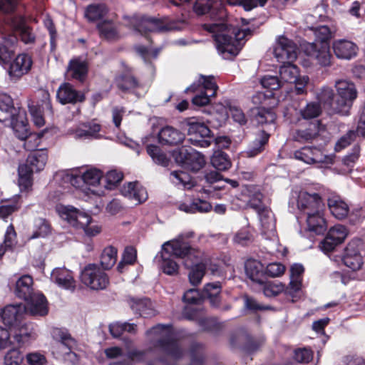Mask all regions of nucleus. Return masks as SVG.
Returning <instances> with one entry per match:
<instances>
[{
  "mask_svg": "<svg viewBox=\"0 0 365 365\" xmlns=\"http://www.w3.org/2000/svg\"><path fill=\"white\" fill-rule=\"evenodd\" d=\"M107 12V7L104 4H94L87 7L85 16L89 21H95L106 16Z\"/></svg>",
  "mask_w": 365,
  "mask_h": 365,
  "instance_id": "54",
  "label": "nucleus"
},
{
  "mask_svg": "<svg viewBox=\"0 0 365 365\" xmlns=\"http://www.w3.org/2000/svg\"><path fill=\"white\" fill-rule=\"evenodd\" d=\"M211 163L218 170H226L231 166L227 155L221 150L214 152L211 158Z\"/></svg>",
  "mask_w": 365,
  "mask_h": 365,
  "instance_id": "52",
  "label": "nucleus"
},
{
  "mask_svg": "<svg viewBox=\"0 0 365 365\" xmlns=\"http://www.w3.org/2000/svg\"><path fill=\"white\" fill-rule=\"evenodd\" d=\"M184 140L185 134L170 125L162 128L158 133V140L162 145L175 146L182 143Z\"/></svg>",
  "mask_w": 365,
  "mask_h": 365,
  "instance_id": "24",
  "label": "nucleus"
},
{
  "mask_svg": "<svg viewBox=\"0 0 365 365\" xmlns=\"http://www.w3.org/2000/svg\"><path fill=\"white\" fill-rule=\"evenodd\" d=\"M102 177L101 171L97 169H89L82 175L83 182L93 187H96L100 183Z\"/></svg>",
  "mask_w": 365,
  "mask_h": 365,
  "instance_id": "58",
  "label": "nucleus"
},
{
  "mask_svg": "<svg viewBox=\"0 0 365 365\" xmlns=\"http://www.w3.org/2000/svg\"><path fill=\"white\" fill-rule=\"evenodd\" d=\"M263 285V293L266 297H275L279 294L284 292L286 295V287L282 282H264Z\"/></svg>",
  "mask_w": 365,
  "mask_h": 365,
  "instance_id": "53",
  "label": "nucleus"
},
{
  "mask_svg": "<svg viewBox=\"0 0 365 365\" xmlns=\"http://www.w3.org/2000/svg\"><path fill=\"white\" fill-rule=\"evenodd\" d=\"M192 232L179 235L176 239L165 242L162 245L160 255L155 257L160 269L168 275H175L178 272V264L173 257L186 259L190 246L184 241V238L192 236Z\"/></svg>",
  "mask_w": 365,
  "mask_h": 365,
  "instance_id": "2",
  "label": "nucleus"
},
{
  "mask_svg": "<svg viewBox=\"0 0 365 365\" xmlns=\"http://www.w3.org/2000/svg\"><path fill=\"white\" fill-rule=\"evenodd\" d=\"M132 310L143 317H151L155 314L154 307L148 298L132 299L130 302Z\"/></svg>",
  "mask_w": 365,
  "mask_h": 365,
  "instance_id": "33",
  "label": "nucleus"
},
{
  "mask_svg": "<svg viewBox=\"0 0 365 365\" xmlns=\"http://www.w3.org/2000/svg\"><path fill=\"white\" fill-rule=\"evenodd\" d=\"M269 134L264 130H259L255 134V139L250 144L246 154L247 157L252 158L261 153L267 144Z\"/></svg>",
  "mask_w": 365,
  "mask_h": 365,
  "instance_id": "30",
  "label": "nucleus"
},
{
  "mask_svg": "<svg viewBox=\"0 0 365 365\" xmlns=\"http://www.w3.org/2000/svg\"><path fill=\"white\" fill-rule=\"evenodd\" d=\"M127 25L133 28L134 31L142 35L146 32H164L170 31H180L187 26L185 17L178 19H170L169 17L156 19L152 17L134 16L125 17Z\"/></svg>",
  "mask_w": 365,
  "mask_h": 365,
  "instance_id": "3",
  "label": "nucleus"
},
{
  "mask_svg": "<svg viewBox=\"0 0 365 365\" xmlns=\"http://www.w3.org/2000/svg\"><path fill=\"white\" fill-rule=\"evenodd\" d=\"M26 312L34 316H46L48 312V302L41 293H35L28 300Z\"/></svg>",
  "mask_w": 365,
  "mask_h": 365,
  "instance_id": "26",
  "label": "nucleus"
},
{
  "mask_svg": "<svg viewBox=\"0 0 365 365\" xmlns=\"http://www.w3.org/2000/svg\"><path fill=\"white\" fill-rule=\"evenodd\" d=\"M184 264L190 269L188 274L190 282L193 286L198 285L205 274L207 259L200 250L190 247Z\"/></svg>",
  "mask_w": 365,
  "mask_h": 365,
  "instance_id": "9",
  "label": "nucleus"
},
{
  "mask_svg": "<svg viewBox=\"0 0 365 365\" xmlns=\"http://www.w3.org/2000/svg\"><path fill=\"white\" fill-rule=\"evenodd\" d=\"M101 125L94 122H88L80 124L77 128L71 130L70 133L77 140H91L102 138L99 133Z\"/></svg>",
  "mask_w": 365,
  "mask_h": 365,
  "instance_id": "21",
  "label": "nucleus"
},
{
  "mask_svg": "<svg viewBox=\"0 0 365 365\" xmlns=\"http://www.w3.org/2000/svg\"><path fill=\"white\" fill-rule=\"evenodd\" d=\"M14 129L15 130V131L16 133V136L19 139L26 141L25 146L27 147L28 149L33 148V147L30 146L29 145V143L32 140H39L43 136V133L46 131V130H44L39 133H31V134L28 135V130L26 128V125L24 124V122H22V132L21 133H19V131L17 130V125L16 124L14 125Z\"/></svg>",
  "mask_w": 365,
  "mask_h": 365,
  "instance_id": "56",
  "label": "nucleus"
},
{
  "mask_svg": "<svg viewBox=\"0 0 365 365\" xmlns=\"http://www.w3.org/2000/svg\"><path fill=\"white\" fill-rule=\"evenodd\" d=\"M253 120L258 125H270L274 128L276 115L271 109L257 108L252 110Z\"/></svg>",
  "mask_w": 365,
  "mask_h": 365,
  "instance_id": "39",
  "label": "nucleus"
},
{
  "mask_svg": "<svg viewBox=\"0 0 365 365\" xmlns=\"http://www.w3.org/2000/svg\"><path fill=\"white\" fill-rule=\"evenodd\" d=\"M19 176V185L27 189L31 186V175L35 172L34 169L30 166L27 160L24 164H21L19 166L18 169Z\"/></svg>",
  "mask_w": 365,
  "mask_h": 365,
  "instance_id": "47",
  "label": "nucleus"
},
{
  "mask_svg": "<svg viewBox=\"0 0 365 365\" xmlns=\"http://www.w3.org/2000/svg\"><path fill=\"white\" fill-rule=\"evenodd\" d=\"M218 87L212 76L200 75L197 81L185 89V93H196L192 99L193 105L205 106L210 103V98L215 97Z\"/></svg>",
  "mask_w": 365,
  "mask_h": 365,
  "instance_id": "8",
  "label": "nucleus"
},
{
  "mask_svg": "<svg viewBox=\"0 0 365 365\" xmlns=\"http://www.w3.org/2000/svg\"><path fill=\"white\" fill-rule=\"evenodd\" d=\"M33 279L29 275H24L21 277L16 283L15 294L16 295L24 300H28L33 292Z\"/></svg>",
  "mask_w": 365,
  "mask_h": 365,
  "instance_id": "36",
  "label": "nucleus"
},
{
  "mask_svg": "<svg viewBox=\"0 0 365 365\" xmlns=\"http://www.w3.org/2000/svg\"><path fill=\"white\" fill-rule=\"evenodd\" d=\"M170 180L176 185H182L185 189H190L195 185L189 174L183 171L170 173Z\"/></svg>",
  "mask_w": 365,
  "mask_h": 365,
  "instance_id": "48",
  "label": "nucleus"
},
{
  "mask_svg": "<svg viewBox=\"0 0 365 365\" xmlns=\"http://www.w3.org/2000/svg\"><path fill=\"white\" fill-rule=\"evenodd\" d=\"M26 306L22 304H10L5 307L1 314L3 323L10 329L23 319Z\"/></svg>",
  "mask_w": 365,
  "mask_h": 365,
  "instance_id": "20",
  "label": "nucleus"
},
{
  "mask_svg": "<svg viewBox=\"0 0 365 365\" xmlns=\"http://www.w3.org/2000/svg\"><path fill=\"white\" fill-rule=\"evenodd\" d=\"M123 196L140 204L148 199V193L145 187L137 182H128L121 188Z\"/></svg>",
  "mask_w": 365,
  "mask_h": 365,
  "instance_id": "27",
  "label": "nucleus"
},
{
  "mask_svg": "<svg viewBox=\"0 0 365 365\" xmlns=\"http://www.w3.org/2000/svg\"><path fill=\"white\" fill-rule=\"evenodd\" d=\"M302 120L308 121L317 118L322 113V108L318 103H309L299 111Z\"/></svg>",
  "mask_w": 365,
  "mask_h": 365,
  "instance_id": "55",
  "label": "nucleus"
},
{
  "mask_svg": "<svg viewBox=\"0 0 365 365\" xmlns=\"http://www.w3.org/2000/svg\"><path fill=\"white\" fill-rule=\"evenodd\" d=\"M338 98L331 104L334 113L349 115L354 101L357 98L358 92L354 83L350 81L340 79L335 82Z\"/></svg>",
  "mask_w": 365,
  "mask_h": 365,
  "instance_id": "7",
  "label": "nucleus"
},
{
  "mask_svg": "<svg viewBox=\"0 0 365 365\" xmlns=\"http://www.w3.org/2000/svg\"><path fill=\"white\" fill-rule=\"evenodd\" d=\"M56 98L63 105L76 104L82 103L86 100L84 93L76 90L69 83H63L59 86Z\"/></svg>",
  "mask_w": 365,
  "mask_h": 365,
  "instance_id": "19",
  "label": "nucleus"
},
{
  "mask_svg": "<svg viewBox=\"0 0 365 365\" xmlns=\"http://www.w3.org/2000/svg\"><path fill=\"white\" fill-rule=\"evenodd\" d=\"M146 150L148 154L151 157L155 163L164 167L169 165V158L164 153L162 152L158 146L155 145H148Z\"/></svg>",
  "mask_w": 365,
  "mask_h": 365,
  "instance_id": "49",
  "label": "nucleus"
},
{
  "mask_svg": "<svg viewBox=\"0 0 365 365\" xmlns=\"http://www.w3.org/2000/svg\"><path fill=\"white\" fill-rule=\"evenodd\" d=\"M356 135L357 133L354 130L348 131L337 141L335 145V150L337 152L340 151L350 145L355 140Z\"/></svg>",
  "mask_w": 365,
  "mask_h": 365,
  "instance_id": "64",
  "label": "nucleus"
},
{
  "mask_svg": "<svg viewBox=\"0 0 365 365\" xmlns=\"http://www.w3.org/2000/svg\"><path fill=\"white\" fill-rule=\"evenodd\" d=\"M48 160L46 150L41 149L31 153L27 158V162L35 172L43 170Z\"/></svg>",
  "mask_w": 365,
  "mask_h": 365,
  "instance_id": "41",
  "label": "nucleus"
},
{
  "mask_svg": "<svg viewBox=\"0 0 365 365\" xmlns=\"http://www.w3.org/2000/svg\"><path fill=\"white\" fill-rule=\"evenodd\" d=\"M258 215L263 232L273 235L275 231V219L272 212L269 209H263Z\"/></svg>",
  "mask_w": 365,
  "mask_h": 365,
  "instance_id": "42",
  "label": "nucleus"
},
{
  "mask_svg": "<svg viewBox=\"0 0 365 365\" xmlns=\"http://www.w3.org/2000/svg\"><path fill=\"white\" fill-rule=\"evenodd\" d=\"M51 279L58 287L73 291L76 289V281L72 272L66 268H56L51 274Z\"/></svg>",
  "mask_w": 365,
  "mask_h": 365,
  "instance_id": "25",
  "label": "nucleus"
},
{
  "mask_svg": "<svg viewBox=\"0 0 365 365\" xmlns=\"http://www.w3.org/2000/svg\"><path fill=\"white\" fill-rule=\"evenodd\" d=\"M342 260L344 264L353 271L360 269L363 264L362 256L351 245L346 248Z\"/></svg>",
  "mask_w": 365,
  "mask_h": 365,
  "instance_id": "34",
  "label": "nucleus"
},
{
  "mask_svg": "<svg viewBox=\"0 0 365 365\" xmlns=\"http://www.w3.org/2000/svg\"><path fill=\"white\" fill-rule=\"evenodd\" d=\"M304 271V267L300 264H294L290 268V282L286 287V296L292 297L293 302L302 288V275Z\"/></svg>",
  "mask_w": 365,
  "mask_h": 365,
  "instance_id": "23",
  "label": "nucleus"
},
{
  "mask_svg": "<svg viewBox=\"0 0 365 365\" xmlns=\"http://www.w3.org/2000/svg\"><path fill=\"white\" fill-rule=\"evenodd\" d=\"M297 206L306 215L324 211L325 205L319 194L315 192L302 190L299 192Z\"/></svg>",
  "mask_w": 365,
  "mask_h": 365,
  "instance_id": "12",
  "label": "nucleus"
},
{
  "mask_svg": "<svg viewBox=\"0 0 365 365\" xmlns=\"http://www.w3.org/2000/svg\"><path fill=\"white\" fill-rule=\"evenodd\" d=\"M58 212L63 220L76 229L83 230L84 234L89 237H95L101 232V226L90 215L73 207L63 206L58 209Z\"/></svg>",
  "mask_w": 365,
  "mask_h": 365,
  "instance_id": "5",
  "label": "nucleus"
},
{
  "mask_svg": "<svg viewBox=\"0 0 365 365\" xmlns=\"http://www.w3.org/2000/svg\"><path fill=\"white\" fill-rule=\"evenodd\" d=\"M184 123L187 126L188 140L192 145L201 148H207L211 145V131L204 123L198 122L195 118L185 119Z\"/></svg>",
  "mask_w": 365,
  "mask_h": 365,
  "instance_id": "10",
  "label": "nucleus"
},
{
  "mask_svg": "<svg viewBox=\"0 0 365 365\" xmlns=\"http://www.w3.org/2000/svg\"><path fill=\"white\" fill-rule=\"evenodd\" d=\"M304 52L307 56L316 59L321 66L327 67L331 65V55L329 43L327 42L308 43L304 46Z\"/></svg>",
  "mask_w": 365,
  "mask_h": 365,
  "instance_id": "16",
  "label": "nucleus"
},
{
  "mask_svg": "<svg viewBox=\"0 0 365 365\" xmlns=\"http://www.w3.org/2000/svg\"><path fill=\"white\" fill-rule=\"evenodd\" d=\"M336 30L327 26H320L314 29L316 40L314 42H327L334 36Z\"/></svg>",
  "mask_w": 365,
  "mask_h": 365,
  "instance_id": "57",
  "label": "nucleus"
},
{
  "mask_svg": "<svg viewBox=\"0 0 365 365\" xmlns=\"http://www.w3.org/2000/svg\"><path fill=\"white\" fill-rule=\"evenodd\" d=\"M24 356L17 349L9 350L4 356V365H21Z\"/></svg>",
  "mask_w": 365,
  "mask_h": 365,
  "instance_id": "62",
  "label": "nucleus"
},
{
  "mask_svg": "<svg viewBox=\"0 0 365 365\" xmlns=\"http://www.w3.org/2000/svg\"><path fill=\"white\" fill-rule=\"evenodd\" d=\"M10 329L14 339L19 345L24 344L30 336L29 329L27 324L23 322V319Z\"/></svg>",
  "mask_w": 365,
  "mask_h": 365,
  "instance_id": "45",
  "label": "nucleus"
},
{
  "mask_svg": "<svg viewBox=\"0 0 365 365\" xmlns=\"http://www.w3.org/2000/svg\"><path fill=\"white\" fill-rule=\"evenodd\" d=\"M253 235L249 227H245L240 230L234 236L235 243L245 246L253 242Z\"/></svg>",
  "mask_w": 365,
  "mask_h": 365,
  "instance_id": "59",
  "label": "nucleus"
},
{
  "mask_svg": "<svg viewBox=\"0 0 365 365\" xmlns=\"http://www.w3.org/2000/svg\"><path fill=\"white\" fill-rule=\"evenodd\" d=\"M67 71L72 78L83 82L87 76L88 65L86 61L73 59L68 63Z\"/></svg>",
  "mask_w": 365,
  "mask_h": 365,
  "instance_id": "35",
  "label": "nucleus"
},
{
  "mask_svg": "<svg viewBox=\"0 0 365 365\" xmlns=\"http://www.w3.org/2000/svg\"><path fill=\"white\" fill-rule=\"evenodd\" d=\"M313 358V351L308 348H299L294 351V359L297 363L308 364Z\"/></svg>",
  "mask_w": 365,
  "mask_h": 365,
  "instance_id": "61",
  "label": "nucleus"
},
{
  "mask_svg": "<svg viewBox=\"0 0 365 365\" xmlns=\"http://www.w3.org/2000/svg\"><path fill=\"white\" fill-rule=\"evenodd\" d=\"M117 87L125 92H133L135 89L140 88L141 84L132 74L130 71H125L115 78Z\"/></svg>",
  "mask_w": 365,
  "mask_h": 365,
  "instance_id": "32",
  "label": "nucleus"
},
{
  "mask_svg": "<svg viewBox=\"0 0 365 365\" xmlns=\"http://www.w3.org/2000/svg\"><path fill=\"white\" fill-rule=\"evenodd\" d=\"M222 285L220 282L207 283L203 288V296L210 299V304L214 307H218L220 302V294Z\"/></svg>",
  "mask_w": 365,
  "mask_h": 365,
  "instance_id": "40",
  "label": "nucleus"
},
{
  "mask_svg": "<svg viewBox=\"0 0 365 365\" xmlns=\"http://www.w3.org/2000/svg\"><path fill=\"white\" fill-rule=\"evenodd\" d=\"M264 341L263 339L255 340L243 333L233 335L230 339V343L234 346L244 343L243 349L248 352H253L257 350L264 344Z\"/></svg>",
  "mask_w": 365,
  "mask_h": 365,
  "instance_id": "29",
  "label": "nucleus"
},
{
  "mask_svg": "<svg viewBox=\"0 0 365 365\" xmlns=\"http://www.w3.org/2000/svg\"><path fill=\"white\" fill-rule=\"evenodd\" d=\"M307 223L309 230L317 235L324 234L327 228L326 221L323 217V211L307 215Z\"/></svg>",
  "mask_w": 365,
  "mask_h": 365,
  "instance_id": "37",
  "label": "nucleus"
},
{
  "mask_svg": "<svg viewBox=\"0 0 365 365\" xmlns=\"http://www.w3.org/2000/svg\"><path fill=\"white\" fill-rule=\"evenodd\" d=\"M123 173L120 171L114 170L108 172L104 178L105 187L112 190L123 180Z\"/></svg>",
  "mask_w": 365,
  "mask_h": 365,
  "instance_id": "60",
  "label": "nucleus"
},
{
  "mask_svg": "<svg viewBox=\"0 0 365 365\" xmlns=\"http://www.w3.org/2000/svg\"><path fill=\"white\" fill-rule=\"evenodd\" d=\"M187 160L185 166L194 172H197L203 168L205 163L204 156L193 148L188 150Z\"/></svg>",
  "mask_w": 365,
  "mask_h": 365,
  "instance_id": "46",
  "label": "nucleus"
},
{
  "mask_svg": "<svg viewBox=\"0 0 365 365\" xmlns=\"http://www.w3.org/2000/svg\"><path fill=\"white\" fill-rule=\"evenodd\" d=\"M117 260V250L110 246L106 247L101 257V264L104 269H109L115 264Z\"/></svg>",
  "mask_w": 365,
  "mask_h": 365,
  "instance_id": "50",
  "label": "nucleus"
},
{
  "mask_svg": "<svg viewBox=\"0 0 365 365\" xmlns=\"http://www.w3.org/2000/svg\"><path fill=\"white\" fill-rule=\"evenodd\" d=\"M194 11L198 15L209 13L215 22L203 24V29L211 33L218 53L224 59L231 60L242 48V40L250 34V29H239L228 24L227 11L220 0H196Z\"/></svg>",
  "mask_w": 365,
  "mask_h": 365,
  "instance_id": "1",
  "label": "nucleus"
},
{
  "mask_svg": "<svg viewBox=\"0 0 365 365\" xmlns=\"http://www.w3.org/2000/svg\"><path fill=\"white\" fill-rule=\"evenodd\" d=\"M32 58L27 53L19 54L11 63L8 73L11 81H19L31 69Z\"/></svg>",
  "mask_w": 365,
  "mask_h": 365,
  "instance_id": "17",
  "label": "nucleus"
},
{
  "mask_svg": "<svg viewBox=\"0 0 365 365\" xmlns=\"http://www.w3.org/2000/svg\"><path fill=\"white\" fill-rule=\"evenodd\" d=\"M148 335H153V340L168 356L173 359L182 356L183 349L179 341L174 339V334L170 325L158 324L147 331Z\"/></svg>",
  "mask_w": 365,
  "mask_h": 365,
  "instance_id": "4",
  "label": "nucleus"
},
{
  "mask_svg": "<svg viewBox=\"0 0 365 365\" xmlns=\"http://www.w3.org/2000/svg\"><path fill=\"white\" fill-rule=\"evenodd\" d=\"M296 160L307 164H329L332 163V158L323 153L321 149L316 146H304L294 152Z\"/></svg>",
  "mask_w": 365,
  "mask_h": 365,
  "instance_id": "14",
  "label": "nucleus"
},
{
  "mask_svg": "<svg viewBox=\"0 0 365 365\" xmlns=\"http://www.w3.org/2000/svg\"><path fill=\"white\" fill-rule=\"evenodd\" d=\"M100 36L110 41L118 40L120 34L111 21H105L98 24Z\"/></svg>",
  "mask_w": 365,
  "mask_h": 365,
  "instance_id": "44",
  "label": "nucleus"
},
{
  "mask_svg": "<svg viewBox=\"0 0 365 365\" xmlns=\"http://www.w3.org/2000/svg\"><path fill=\"white\" fill-rule=\"evenodd\" d=\"M348 235L347 229L341 225H336L329 229L326 237L321 242L320 247L324 252H329L334 250L339 244L342 243Z\"/></svg>",
  "mask_w": 365,
  "mask_h": 365,
  "instance_id": "18",
  "label": "nucleus"
},
{
  "mask_svg": "<svg viewBox=\"0 0 365 365\" xmlns=\"http://www.w3.org/2000/svg\"><path fill=\"white\" fill-rule=\"evenodd\" d=\"M81 280L84 284L95 290L106 289L109 284L107 274L94 264H90L84 267L81 271Z\"/></svg>",
  "mask_w": 365,
  "mask_h": 365,
  "instance_id": "11",
  "label": "nucleus"
},
{
  "mask_svg": "<svg viewBox=\"0 0 365 365\" xmlns=\"http://www.w3.org/2000/svg\"><path fill=\"white\" fill-rule=\"evenodd\" d=\"M51 334L53 338L58 341L52 348L53 356L66 364H77L78 357L76 353L71 351L76 346V341L68 331L61 328H54Z\"/></svg>",
  "mask_w": 365,
  "mask_h": 365,
  "instance_id": "6",
  "label": "nucleus"
},
{
  "mask_svg": "<svg viewBox=\"0 0 365 365\" xmlns=\"http://www.w3.org/2000/svg\"><path fill=\"white\" fill-rule=\"evenodd\" d=\"M13 29L19 32L21 41L26 44L33 43L35 41L36 36L32 29L28 26L24 18L21 16L15 17L11 20Z\"/></svg>",
  "mask_w": 365,
  "mask_h": 365,
  "instance_id": "31",
  "label": "nucleus"
},
{
  "mask_svg": "<svg viewBox=\"0 0 365 365\" xmlns=\"http://www.w3.org/2000/svg\"><path fill=\"white\" fill-rule=\"evenodd\" d=\"M332 49L336 58L350 60L357 54L358 46L354 42L346 39L334 41Z\"/></svg>",
  "mask_w": 365,
  "mask_h": 365,
  "instance_id": "22",
  "label": "nucleus"
},
{
  "mask_svg": "<svg viewBox=\"0 0 365 365\" xmlns=\"http://www.w3.org/2000/svg\"><path fill=\"white\" fill-rule=\"evenodd\" d=\"M273 53L279 62H292L297 57V46L286 36H279L276 40Z\"/></svg>",
  "mask_w": 365,
  "mask_h": 365,
  "instance_id": "15",
  "label": "nucleus"
},
{
  "mask_svg": "<svg viewBox=\"0 0 365 365\" xmlns=\"http://www.w3.org/2000/svg\"><path fill=\"white\" fill-rule=\"evenodd\" d=\"M51 225L43 218H37L34 221V231L30 239L45 237L51 233Z\"/></svg>",
  "mask_w": 365,
  "mask_h": 365,
  "instance_id": "51",
  "label": "nucleus"
},
{
  "mask_svg": "<svg viewBox=\"0 0 365 365\" xmlns=\"http://www.w3.org/2000/svg\"><path fill=\"white\" fill-rule=\"evenodd\" d=\"M284 65L280 66L279 68V76L280 80L282 82H287L292 83L293 81H297V78L299 76L298 68L291 63V62L283 63Z\"/></svg>",
  "mask_w": 365,
  "mask_h": 365,
  "instance_id": "43",
  "label": "nucleus"
},
{
  "mask_svg": "<svg viewBox=\"0 0 365 365\" xmlns=\"http://www.w3.org/2000/svg\"><path fill=\"white\" fill-rule=\"evenodd\" d=\"M245 273L249 279L259 284H263L266 280L264 265L258 260L250 259L245 262Z\"/></svg>",
  "mask_w": 365,
  "mask_h": 365,
  "instance_id": "28",
  "label": "nucleus"
},
{
  "mask_svg": "<svg viewBox=\"0 0 365 365\" xmlns=\"http://www.w3.org/2000/svg\"><path fill=\"white\" fill-rule=\"evenodd\" d=\"M297 123L299 128L293 134V138L299 143L312 142L319 135V133L324 129L321 122L318 120L312 121H304L298 119Z\"/></svg>",
  "mask_w": 365,
  "mask_h": 365,
  "instance_id": "13",
  "label": "nucleus"
},
{
  "mask_svg": "<svg viewBox=\"0 0 365 365\" xmlns=\"http://www.w3.org/2000/svg\"><path fill=\"white\" fill-rule=\"evenodd\" d=\"M228 115L232 120L240 125H244L247 122V118L241 108L235 106L229 107Z\"/></svg>",
  "mask_w": 365,
  "mask_h": 365,
  "instance_id": "63",
  "label": "nucleus"
},
{
  "mask_svg": "<svg viewBox=\"0 0 365 365\" xmlns=\"http://www.w3.org/2000/svg\"><path fill=\"white\" fill-rule=\"evenodd\" d=\"M328 207L331 214L339 220L344 219L349 213L347 204L338 196H334L328 199Z\"/></svg>",
  "mask_w": 365,
  "mask_h": 365,
  "instance_id": "38",
  "label": "nucleus"
}]
</instances>
